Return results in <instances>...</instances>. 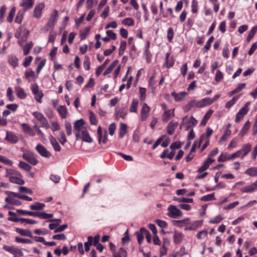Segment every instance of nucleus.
Instances as JSON below:
<instances>
[{"label": "nucleus", "instance_id": "obj_1", "mask_svg": "<svg viewBox=\"0 0 257 257\" xmlns=\"http://www.w3.org/2000/svg\"><path fill=\"white\" fill-rule=\"evenodd\" d=\"M175 224L178 227H184V230H195L202 224V221L196 220L191 222L189 218H186L180 220H174Z\"/></svg>", "mask_w": 257, "mask_h": 257}, {"label": "nucleus", "instance_id": "obj_2", "mask_svg": "<svg viewBox=\"0 0 257 257\" xmlns=\"http://www.w3.org/2000/svg\"><path fill=\"white\" fill-rule=\"evenodd\" d=\"M33 115L40 122L42 127L46 129L50 128V125L47 119L41 112L37 111H34L33 112Z\"/></svg>", "mask_w": 257, "mask_h": 257}, {"label": "nucleus", "instance_id": "obj_3", "mask_svg": "<svg viewBox=\"0 0 257 257\" xmlns=\"http://www.w3.org/2000/svg\"><path fill=\"white\" fill-rule=\"evenodd\" d=\"M85 122L82 119L77 120L74 124V130L75 133L76 140H78L80 138V132L83 131Z\"/></svg>", "mask_w": 257, "mask_h": 257}, {"label": "nucleus", "instance_id": "obj_4", "mask_svg": "<svg viewBox=\"0 0 257 257\" xmlns=\"http://www.w3.org/2000/svg\"><path fill=\"white\" fill-rule=\"evenodd\" d=\"M167 215L171 218H175L183 215L182 212L178 209L176 206L170 205L168 208Z\"/></svg>", "mask_w": 257, "mask_h": 257}, {"label": "nucleus", "instance_id": "obj_5", "mask_svg": "<svg viewBox=\"0 0 257 257\" xmlns=\"http://www.w3.org/2000/svg\"><path fill=\"white\" fill-rule=\"evenodd\" d=\"M187 118V116H185L183 118L182 122L180 125V128H182L183 125L185 126L186 131L189 130L190 128L194 126L197 123V120L193 117L191 116L189 120L185 122Z\"/></svg>", "mask_w": 257, "mask_h": 257}, {"label": "nucleus", "instance_id": "obj_6", "mask_svg": "<svg viewBox=\"0 0 257 257\" xmlns=\"http://www.w3.org/2000/svg\"><path fill=\"white\" fill-rule=\"evenodd\" d=\"M13 170L7 169V173L6 175V177L9 178V180L11 182L13 183L17 184L19 185H23L25 184V181L22 179L12 176L11 175L13 174L12 172Z\"/></svg>", "mask_w": 257, "mask_h": 257}, {"label": "nucleus", "instance_id": "obj_7", "mask_svg": "<svg viewBox=\"0 0 257 257\" xmlns=\"http://www.w3.org/2000/svg\"><path fill=\"white\" fill-rule=\"evenodd\" d=\"M22 157L33 165H36L38 164V162L35 158V154L31 152H26L23 154Z\"/></svg>", "mask_w": 257, "mask_h": 257}, {"label": "nucleus", "instance_id": "obj_8", "mask_svg": "<svg viewBox=\"0 0 257 257\" xmlns=\"http://www.w3.org/2000/svg\"><path fill=\"white\" fill-rule=\"evenodd\" d=\"M249 102H247L244 106L242 107L236 115L235 121L239 122L244 116V115L248 112L249 110L248 105Z\"/></svg>", "mask_w": 257, "mask_h": 257}, {"label": "nucleus", "instance_id": "obj_9", "mask_svg": "<svg viewBox=\"0 0 257 257\" xmlns=\"http://www.w3.org/2000/svg\"><path fill=\"white\" fill-rule=\"evenodd\" d=\"M97 133L98 137V142L99 144L102 143L103 144H106L107 141V132L105 130L103 133L102 128L99 126L97 128Z\"/></svg>", "mask_w": 257, "mask_h": 257}, {"label": "nucleus", "instance_id": "obj_10", "mask_svg": "<svg viewBox=\"0 0 257 257\" xmlns=\"http://www.w3.org/2000/svg\"><path fill=\"white\" fill-rule=\"evenodd\" d=\"M31 89L33 93L35 95V98L38 102L41 103V99L43 96V94L42 92L39 90L38 85H32L31 86Z\"/></svg>", "mask_w": 257, "mask_h": 257}, {"label": "nucleus", "instance_id": "obj_11", "mask_svg": "<svg viewBox=\"0 0 257 257\" xmlns=\"http://www.w3.org/2000/svg\"><path fill=\"white\" fill-rule=\"evenodd\" d=\"M45 8V4L43 3L38 4L35 7L34 9V16L37 19H40L41 17L42 13Z\"/></svg>", "mask_w": 257, "mask_h": 257}, {"label": "nucleus", "instance_id": "obj_12", "mask_svg": "<svg viewBox=\"0 0 257 257\" xmlns=\"http://www.w3.org/2000/svg\"><path fill=\"white\" fill-rule=\"evenodd\" d=\"M240 190L242 193H251L257 190V181L249 185L241 188Z\"/></svg>", "mask_w": 257, "mask_h": 257}, {"label": "nucleus", "instance_id": "obj_13", "mask_svg": "<svg viewBox=\"0 0 257 257\" xmlns=\"http://www.w3.org/2000/svg\"><path fill=\"white\" fill-rule=\"evenodd\" d=\"M150 107L146 104L144 103L141 110V117L142 121H145L149 115Z\"/></svg>", "mask_w": 257, "mask_h": 257}, {"label": "nucleus", "instance_id": "obj_14", "mask_svg": "<svg viewBox=\"0 0 257 257\" xmlns=\"http://www.w3.org/2000/svg\"><path fill=\"white\" fill-rule=\"evenodd\" d=\"M36 150L41 156L46 158H49L51 156L50 153L42 145L39 144L36 147Z\"/></svg>", "mask_w": 257, "mask_h": 257}, {"label": "nucleus", "instance_id": "obj_15", "mask_svg": "<svg viewBox=\"0 0 257 257\" xmlns=\"http://www.w3.org/2000/svg\"><path fill=\"white\" fill-rule=\"evenodd\" d=\"M5 139L11 144H16L19 141V138L17 136L12 132H7V135Z\"/></svg>", "mask_w": 257, "mask_h": 257}, {"label": "nucleus", "instance_id": "obj_16", "mask_svg": "<svg viewBox=\"0 0 257 257\" xmlns=\"http://www.w3.org/2000/svg\"><path fill=\"white\" fill-rule=\"evenodd\" d=\"M34 3V0H22L20 3V6L23 7V10L26 11L31 9L33 6Z\"/></svg>", "mask_w": 257, "mask_h": 257}, {"label": "nucleus", "instance_id": "obj_17", "mask_svg": "<svg viewBox=\"0 0 257 257\" xmlns=\"http://www.w3.org/2000/svg\"><path fill=\"white\" fill-rule=\"evenodd\" d=\"M29 34H30V32H29V30L27 29H24L23 30H21L22 37H21L20 40H19L18 42L19 44L21 46H22L23 43L26 42L27 40L28 37L29 35Z\"/></svg>", "mask_w": 257, "mask_h": 257}, {"label": "nucleus", "instance_id": "obj_18", "mask_svg": "<svg viewBox=\"0 0 257 257\" xmlns=\"http://www.w3.org/2000/svg\"><path fill=\"white\" fill-rule=\"evenodd\" d=\"M251 146L249 144L243 145L240 150L241 158H243L251 150Z\"/></svg>", "mask_w": 257, "mask_h": 257}, {"label": "nucleus", "instance_id": "obj_19", "mask_svg": "<svg viewBox=\"0 0 257 257\" xmlns=\"http://www.w3.org/2000/svg\"><path fill=\"white\" fill-rule=\"evenodd\" d=\"M214 161V159L208 158L207 160H206L203 165L198 169V172L199 173H201L203 172L204 171H205L207 170L209 166Z\"/></svg>", "mask_w": 257, "mask_h": 257}, {"label": "nucleus", "instance_id": "obj_20", "mask_svg": "<svg viewBox=\"0 0 257 257\" xmlns=\"http://www.w3.org/2000/svg\"><path fill=\"white\" fill-rule=\"evenodd\" d=\"M174 115V109L165 110L162 115V120L167 122L171 117Z\"/></svg>", "mask_w": 257, "mask_h": 257}, {"label": "nucleus", "instance_id": "obj_21", "mask_svg": "<svg viewBox=\"0 0 257 257\" xmlns=\"http://www.w3.org/2000/svg\"><path fill=\"white\" fill-rule=\"evenodd\" d=\"M22 128L25 133L31 136H34L35 134L32 128L27 123H22L21 124Z\"/></svg>", "mask_w": 257, "mask_h": 257}, {"label": "nucleus", "instance_id": "obj_22", "mask_svg": "<svg viewBox=\"0 0 257 257\" xmlns=\"http://www.w3.org/2000/svg\"><path fill=\"white\" fill-rule=\"evenodd\" d=\"M171 95L175 98L176 101H179L183 100L187 96V93L186 92H181L179 93L173 92Z\"/></svg>", "mask_w": 257, "mask_h": 257}, {"label": "nucleus", "instance_id": "obj_23", "mask_svg": "<svg viewBox=\"0 0 257 257\" xmlns=\"http://www.w3.org/2000/svg\"><path fill=\"white\" fill-rule=\"evenodd\" d=\"M15 89L17 95L19 98L24 99L26 97L27 94L22 88L19 86H16L15 87Z\"/></svg>", "mask_w": 257, "mask_h": 257}, {"label": "nucleus", "instance_id": "obj_24", "mask_svg": "<svg viewBox=\"0 0 257 257\" xmlns=\"http://www.w3.org/2000/svg\"><path fill=\"white\" fill-rule=\"evenodd\" d=\"M126 114L127 109L125 108L116 109L115 113L116 118L117 119H118V118H122L123 119L125 118Z\"/></svg>", "mask_w": 257, "mask_h": 257}, {"label": "nucleus", "instance_id": "obj_25", "mask_svg": "<svg viewBox=\"0 0 257 257\" xmlns=\"http://www.w3.org/2000/svg\"><path fill=\"white\" fill-rule=\"evenodd\" d=\"M178 124V123L177 121H171L167 126V133L170 135L173 134Z\"/></svg>", "mask_w": 257, "mask_h": 257}, {"label": "nucleus", "instance_id": "obj_26", "mask_svg": "<svg viewBox=\"0 0 257 257\" xmlns=\"http://www.w3.org/2000/svg\"><path fill=\"white\" fill-rule=\"evenodd\" d=\"M49 140L55 151L57 152L60 151L61 147L56 139L52 136H51L49 137Z\"/></svg>", "mask_w": 257, "mask_h": 257}, {"label": "nucleus", "instance_id": "obj_27", "mask_svg": "<svg viewBox=\"0 0 257 257\" xmlns=\"http://www.w3.org/2000/svg\"><path fill=\"white\" fill-rule=\"evenodd\" d=\"M213 112V110L212 109H209L206 113L205 114V115L203 117V119L200 122V125L202 126H204L206 125L208 120L210 118L211 115L212 114Z\"/></svg>", "mask_w": 257, "mask_h": 257}, {"label": "nucleus", "instance_id": "obj_28", "mask_svg": "<svg viewBox=\"0 0 257 257\" xmlns=\"http://www.w3.org/2000/svg\"><path fill=\"white\" fill-rule=\"evenodd\" d=\"M25 75L29 81H32L35 80V72L31 69L27 70L25 72Z\"/></svg>", "mask_w": 257, "mask_h": 257}, {"label": "nucleus", "instance_id": "obj_29", "mask_svg": "<svg viewBox=\"0 0 257 257\" xmlns=\"http://www.w3.org/2000/svg\"><path fill=\"white\" fill-rule=\"evenodd\" d=\"M118 63V61L117 60H114L103 72V75L105 76L110 73L113 69L117 65Z\"/></svg>", "mask_w": 257, "mask_h": 257}, {"label": "nucleus", "instance_id": "obj_30", "mask_svg": "<svg viewBox=\"0 0 257 257\" xmlns=\"http://www.w3.org/2000/svg\"><path fill=\"white\" fill-rule=\"evenodd\" d=\"M250 125V122L249 120H247L243 126L242 128H241L240 133H239V136L241 137H243L244 135L247 133L248 130H249Z\"/></svg>", "mask_w": 257, "mask_h": 257}, {"label": "nucleus", "instance_id": "obj_31", "mask_svg": "<svg viewBox=\"0 0 257 257\" xmlns=\"http://www.w3.org/2000/svg\"><path fill=\"white\" fill-rule=\"evenodd\" d=\"M245 173L250 177H256L257 176V167H251L247 169Z\"/></svg>", "mask_w": 257, "mask_h": 257}, {"label": "nucleus", "instance_id": "obj_32", "mask_svg": "<svg viewBox=\"0 0 257 257\" xmlns=\"http://www.w3.org/2000/svg\"><path fill=\"white\" fill-rule=\"evenodd\" d=\"M82 139L84 142L90 143L92 142V139L89 136L88 133L86 130H83L81 132Z\"/></svg>", "mask_w": 257, "mask_h": 257}, {"label": "nucleus", "instance_id": "obj_33", "mask_svg": "<svg viewBox=\"0 0 257 257\" xmlns=\"http://www.w3.org/2000/svg\"><path fill=\"white\" fill-rule=\"evenodd\" d=\"M127 252L122 247H120L117 252H114L113 257H126Z\"/></svg>", "mask_w": 257, "mask_h": 257}, {"label": "nucleus", "instance_id": "obj_34", "mask_svg": "<svg viewBox=\"0 0 257 257\" xmlns=\"http://www.w3.org/2000/svg\"><path fill=\"white\" fill-rule=\"evenodd\" d=\"M57 110L61 116V117L62 118H65L67 117V108L65 107V106H60L58 109Z\"/></svg>", "mask_w": 257, "mask_h": 257}, {"label": "nucleus", "instance_id": "obj_35", "mask_svg": "<svg viewBox=\"0 0 257 257\" xmlns=\"http://www.w3.org/2000/svg\"><path fill=\"white\" fill-rule=\"evenodd\" d=\"M5 201L8 203L16 205H20L22 204V202L20 201L15 199L11 196H8L6 197L5 199Z\"/></svg>", "mask_w": 257, "mask_h": 257}, {"label": "nucleus", "instance_id": "obj_36", "mask_svg": "<svg viewBox=\"0 0 257 257\" xmlns=\"http://www.w3.org/2000/svg\"><path fill=\"white\" fill-rule=\"evenodd\" d=\"M44 206V203L36 202L34 204L31 205L30 208L32 210H40L43 209Z\"/></svg>", "mask_w": 257, "mask_h": 257}, {"label": "nucleus", "instance_id": "obj_37", "mask_svg": "<svg viewBox=\"0 0 257 257\" xmlns=\"http://www.w3.org/2000/svg\"><path fill=\"white\" fill-rule=\"evenodd\" d=\"M33 46V43L32 42L28 43L24 46L22 45V47H23L24 55L26 56L29 53L30 50L32 49Z\"/></svg>", "mask_w": 257, "mask_h": 257}, {"label": "nucleus", "instance_id": "obj_38", "mask_svg": "<svg viewBox=\"0 0 257 257\" xmlns=\"http://www.w3.org/2000/svg\"><path fill=\"white\" fill-rule=\"evenodd\" d=\"M16 231L21 235L29 237L32 236L31 232L28 230L18 228L16 229Z\"/></svg>", "mask_w": 257, "mask_h": 257}, {"label": "nucleus", "instance_id": "obj_39", "mask_svg": "<svg viewBox=\"0 0 257 257\" xmlns=\"http://www.w3.org/2000/svg\"><path fill=\"white\" fill-rule=\"evenodd\" d=\"M183 237V236L182 233L175 232L173 236L174 242L176 244L180 243L182 240Z\"/></svg>", "mask_w": 257, "mask_h": 257}, {"label": "nucleus", "instance_id": "obj_40", "mask_svg": "<svg viewBox=\"0 0 257 257\" xmlns=\"http://www.w3.org/2000/svg\"><path fill=\"white\" fill-rule=\"evenodd\" d=\"M139 103V101L137 99H134L130 108V111L131 112H137V107Z\"/></svg>", "mask_w": 257, "mask_h": 257}, {"label": "nucleus", "instance_id": "obj_41", "mask_svg": "<svg viewBox=\"0 0 257 257\" xmlns=\"http://www.w3.org/2000/svg\"><path fill=\"white\" fill-rule=\"evenodd\" d=\"M17 212L21 215H30L32 216H37V212H31L28 211H25L23 210L18 209Z\"/></svg>", "mask_w": 257, "mask_h": 257}, {"label": "nucleus", "instance_id": "obj_42", "mask_svg": "<svg viewBox=\"0 0 257 257\" xmlns=\"http://www.w3.org/2000/svg\"><path fill=\"white\" fill-rule=\"evenodd\" d=\"M127 131V126L125 124L121 123L119 128V136L122 138L125 135Z\"/></svg>", "mask_w": 257, "mask_h": 257}, {"label": "nucleus", "instance_id": "obj_43", "mask_svg": "<svg viewBox=\"0 0 257 257\" xmlns=\"http://www.w3.org/2000/svg\"><path fill=\"white\" fill-rule=\"evenodd\" d=\"M37 217H39L41 219H49L53 216V214H48L45 212H37Z\"/></svg>", "mask_w": 257, "mask_h": 257}, {"label": "nucleus", "instance_id": "obj_44", "mask_svg": "<svg viewBox=\"0 0 257 257\" xmlns=\"http://www.w3.org/2000/svg\"><path fill=\"white\" fill-rule=\"evenodd\" d=\"M9 63L13 67H16L18 65V60L16 56H11L9 58Z\"/></svg>", "mask_w": 257, "mask_h": 257}, {"label": "nucleus", "instance_id": "obj_45", "mask_svg": "<svg viewBox=\"0 0 257 257\" xmlns=\"http://www.w3.org/2000/svg\"><path fill=\"white\" fill-rule=\"evenodd\" d=\"M19 166L21 169L27 171L29 172L31 170V167L28 164L25 162L20 161L19 164Z\"/></svg>", "mask_w": 257, "mask_h": 257}, {"label": "nucleus", "instance_id": "obj_46", "mask_svg": "<svg viewBox=\"0 0 257 257\" xmlns=\"http://www.w3.org/2000/svg\"><path fill=\"white\" fill-rule=\"evenodd\" d=\"M7 96L10 101H13L15 100V96L13 94V90L11 87H9L7 91Z\"/></svg>", "mask_w": 257, "mask_h": 257}, {"label": "nucleus", "instance_id": "obj_47", "mask_svg": "<svg viewBox=\"0 0 257 257\" xmlns=\"http://www.w3.org/2000/svg\"><path fill=\"white\" fill-rule=\"evenodd\" d=\"M141 232L144 234L147 241L149 243L151 242L152 236L149 231L144 228H141Z\"/></svg>", "mask_w": 257, "mask_h": 257}, {"label": "nucleus", "instance_id": "obj_48", "mask_svg": "<svg viewBox=\"0 0 257 257\" xmlns=\"http://www.w3.org/2000/svg\"><path fill=\"white\" fill-rule=\"evenodd\" d=\"M256 31H257V26L253 27L251 29V30L250 31L249 33L247 36V39H246V40L247 42H249L251 40V39L253 37V36L255 35Z\"/></svg>", "mask_w": 257, "mask_h": 257}, {"label": "nucleus", "instance_id": "obj_49", "mask_svg": "<svg viewBox=\"0 0 257 257\" xmlns=\"http://www.w3.org/2000/svg\"><path fill=\"white\" fill-rule=\"evenodd\" d=\"M215 199L214 194H210L202 197L200 199L201 200L203 201H209L214 200Z\"/></svg>", "mask_w": 257, "mask_h": 257}, {"label": "nucleus", "instance_id": "obj_50", "mask_svg": "<svg viewBox=\"0 0 257 257\" xmlns=\"http://www.w3.org/2000/svg\"><path fill=\"white\" fill-rule=\"evenodd\" d=\"M223 219V217L221 215H218L213 219L209 221V223L217 224L221 221Z\"/></svg>", "mask_w": 257, "mask_h": 257}, {"label": "nucleus", "instance_id": "obj_51", "mask_svg": "<svg viewBox=\"0 0 257 257\" xmlns=\"http://www.w3.org/2000/svg\"><path fill=\"white\" fill-rule=\"evenodd\" d=\"M15 12H16V9H15V8L14 7L11 9V10L10 12L9 15L7 17V21L9 23H11L13 21L14 17L15 14Z\"/></svg>", "mask_w": 257, "mask_h": 257}, {"label": "nucleus", "instance_id": "obj_52", "mask_svg": "<svg viewBox=\"0 0 257 257\" xmlns=\"http://www.w3.org/2000/svg\"><path fill=\"white\" fill-rule=\"evenodd\" d=\"M3 248L6 251H8L12 254H15L16 250L17 247H15L13 246H8L4 245L3 246Z\"/></svg>", "mask_w": 257, "mask_h": 257}, {"label": "nucleus", "instance_id": "obj_53", "mask_svg": "<svg viewBox=\"0 0 257 257\" xmlns=\"http://www.w3.org/2000/svg\"><path fill=\"white\" fill-rule=\"evenodd\" d=\"M93 241V237L91 236H89L88 237V241L84 243L85 249L86 251H88L90 249V246L92 244Z\"/></svg>", "mask_w": 257, "mask_h": 257}, {"label": "nucleus", "instance_id": "obj_54", "mask_svg": "<svg viewBox=\"0 0 257 257\" xmlns=\"http://www.w3.org/2000/svg\"><path fill=\"white\" fill-rule=\"evenodd\" d=\"M122 24L128 26H133L134 25V21L132 18H127L122 20Z\"/></svg>", "mask_w": 257, "mask_h": 257}, {"label": "nucleus", "instance_id": "obj_55", "mask_svg": "<svg viewBox=\"0 0 257 257\" xmlns=\"http://www.w3.org/2000/svg\"><path fill=\"white\" fill-rule=\"evenodd\" d=\"M238 98V96H234L231 100L228 101L225 104V107L227 108H230L236 102Z\"/></svg>", "mask_w": 257, "mask_h": 257}, {"label": "nucleus", "instance_id": "obj_56", "mask_svg": "<svg viewBox=\"0 0 257 257\" xmlns=\"http://www.w3.org/2000/svg\"><path fill=\"white\" fill-rule=\"evenodd\" d=\"M204 138H205V135L204 134H202V135H201L199 140V141L196 140L194 143L193 147H195V148H199L200 147L201 143L204 140Z\"/></svg>", "mask_w": 257, "mask_h": 257}, {"label": "nucleus", "instance_id": "obj_57", "mask_svg": "<svg viewBox=\"0 0 257 257\" xmlns=\"http://www.w3.org/2000/svg\"><path fill=\"white\" fill-rule=\"evenodd\" d=\"M0 162L11 166H12L13 164L12 161L1 155H0Z\"/></svg>", "mask_w": 257, "mask_h": 257}, {"label": "nucleus", "instance_id": "obj_58", "mask_svg": "<svg viewBox=\"0 0 257 257\" xmlns=\"http://www.w3.org/2000/svg\"><path fill=\"white\" fill-rule=\"evenodd\" d=\"M223 78V75L222 73L220 70H217L216 71L215 80L216 82H220Z\"/></svg>", "mask_w": 257, "mask_h": 257}, {"label": "nucleus", "instance_id": "obj_59", "mask_svg": "<svg viewBox=\"0 0 257 257\" xmlns=\"http://www.w3.org/2000/svg\"><path fill=\"white\" fill-rule=\"evenodd\" d=\"M146 89L144 87L140 88V99L141 101H144L146 99Z\"/></svg>", "mask_w": 257, "mask_h": 257}, {"label": "nucleus", "instance_id": "obj_60", "mask_svg": "<svg viewBox=\"0 0 257 257\" xmlns=\"http://www.w3.org/2000/svg\"><path fill=\"white\" fill-rule=\"evenodd\" d=\"M230 134L231 131L229 129H226L224 135L221 137L220 142H225Z\"/></svg>", "mask_w": 257, "mask_h": 257}, {"label": "nucleus", "instance_id": "obj_61", "mask_svg": "<svg viewBox=\"0 0 257 257\" xmlns=\"http://www.w3.org/2000/svg\"><path fill=\"white\" fill-rule=\"evenodd\" d=\"M207 234L208 231L207 230L200 231L197 234V238L199 239L204 238L207 235Z\"/></svg>", "mask_w": 257, "mask_h": 257}, {"label": "nucleus", "instance_id": "obj_62", "mask_svg": "<svg viewBox=\"0 0 257 257\" xmlns=\"http://www.w3.org/2000/svg\"><path fill=\"white\" fill-rule=\"evenodd\" d=\"M90 62L89 57L87 56H85L83 62V66L84 68L86 70H89L90 69Z\"/></svg>", "mask_w": 257, "mask_h": 257}, {"label": "nucleus", "instance_id": "obj_63", "mask_svg": "<svg viewBox=\"0 0 257 257\" xmlns=\"http://www.w3.org/2000/svg\"><path fill=\"white\" fill-rule=\"evenodd\" d=\"M90 123L92 125H96L97 123V121L96 118V116L93 112L90 111V116H89Z\"/></svg>", "mask_w": 257, "mask_h": 257}, {"label": "nucleus", "instance_id": "obj_64", "mask_svg": "<svg viewBox=\"0 0 257 257\" xmlns=\"http://www.w3.org/2000/svg\"><path fill=\"white\" fill-rule=\"evenodd\" d=\"M65 126L67 135H71L72 134V126L70 123L68 121H66L65 123Z\"/></svg>", "mask_w": 257, "mask_h": 257}]
</instances>
